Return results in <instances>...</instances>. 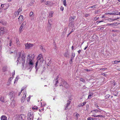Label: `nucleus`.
I'll list each match as a JSON object with an SVG mask.
<instances>
[{
  "instance_id": "nucleus-25",
  "label": "nucleus",
  "mask_w": 120,
  "mask_h": 120,
  "mask_svg": "<svg viewBox=\"0 0 120 120\" xmlns=\"http://www.w3.org/2000/svg\"><path fill=\"white\" fill-rule=\"evenodd\" d=\"M26 22L25 21H24L21 24V26H22L23 27H25L26 24Z\"/></svg>"
},
{
  "instance_id": "nucleus-27",
  "label": "nucleus",
  "mask_w": 120,
  "mask_h": 120,
  "mask_svg": "<svg viewBox=\"0 0 120 120\" xmlns=\"http://www.w3.org/2000/svg\"><path fill=\"white\" fill-rule=\"evenodd\" d=\"M119 19V18H117V19H108V21H113L115 20H116L117 19Z\"/></svg>"
},
{
  "instance_id": "nucleus-50",
  "label": "nucleus",
  "mask_w": 120,
  "mask_h": 120,
  "mask_svg": "<svg viewBox=\"0 0 120 120\" xmlns=\"http://www.w3.org/2000/svg\"><path fill=\"white\" fill-rule=\"evenodd\" d=\"M90 15V14H86L85 15V16L86 17H87L88 16H89Z\"/></svg>"
},
{
  "instance_id": "nucleus-54",
  "label": "nucleus",
  "mask_w": 120,
  "mask_h": 120,
  "mask_svg": "<svg viewBox=\"0 0 120 120\" xmlns=\"http://www.w3.org/2000/svg\"><path fill=\"white\" fill-rule=\"evenodd\" d=\"M112 31L114 32H118L119 31V30H112Z\"/></svg>"
},
{
  "instance_id": "nucleus-29",
  "label": "nucleus",
  "mask_w": 120,
  "mask_h": 120,
  "mask_svg": "<svg viewBox=\"0 0 120 120\" xmlns=\"http://www.w3.org/2000/svg\"><path fill=\"white\" fill-rule=\"evenodd\" d=\"M93 94L92 93H89V95H88V99H90L91 98L90 97L91 96L93 95Z\"/></svg>"
},
{
  "instance_id": "nucleus-5",
  "label": "nucleus",
  "mask_w": 120,
  "mask_h": 120,
  "mask_svg": "<svg viewBox=\"0 0 120 120\" xmlns=\"http://www.w3.org/2000/svg\"><path fill=\"white\" fill-rule=\"evenodd\" d=\"M75 16H73V17H70L69 18V27L71 28L70 27H73L74 26L73 24L74 21V19H75Z\"/></svg>"
},
{
  "instance_id": "nucleus-45",
  "label": "nucleus",
  "mask_w": 120,
  "mask_h": 120,
  "mask_svg": "<svg viewBox=\"0 0 120 120\" xmlns=\"http://www.w3.org/2000/svg\"><path fill=\"white\" fill-rule=\"evenodd\" d=\"M79 116V115L78 113H77L75 115V116L76 117L77 119L78 118Z\"/></svg>"
},
{
  "instance_id": "nucleus-16",
  "label": "nucleus",
  "mask_w": 120,
  "mask_h": 120,
  "mask_svg": "<svg viewBox=\"0 0 120 120\" xmlns=\"http://www.w3.org/2000/svg\"><path fill=\"white\" fill-rule=\"evenodd\" d=\"M7 117L5 115H2L0 118L1 120H7Z\"/></svg>"
},
{
  "instance_id": "nucleus-22",
  "label": "nucleus",
  "mask_w": 120,
  "mask_h": 120,
  "mask_svg": "<svg viewBox=\"0 0 120 120\" xmlns=\"http://www.w3.org/2000/svg\"><path fill=\"white\" fill-rule=\"evenodd\" d=\"M16 43L18 46H19L20 45V42L18 39H16Z\"/></svg>"
},
{
  "instance_id": "nucleus-3",
  "label": "nucleus",
  "mask_w": 120,
  "mask_h": 120,
  "mask_svg": "<svg viewBox=\"0 0 120 120\" xmlns=\"http://www.w3.org/2000/svg\"><path fill=\"white\" fill-rule=\"evenodd\" d=\"M37 58L38 60L36 63L35 67H37L38 64H40L41 62L42 63L44 61L43 56L41 54L39 55L38 57Z\"/></svg>"
},
{
  "instance_id": "nucleus-39",
  "label": "nucleus",
  "mask_w": 120,
  "mask_h": 120,
  "mask_svg": "<svg viewBox=\"0 0 120 120\" xmlns=\"http://www.w3.org/2000/svg\"><path fill=\"white\" fill-rule=\"evenodd\" d=\"M75 53H72V56L71 58L72 59H73L75 57Z\"/></svg>"
},
{
  "instance_id": "nucleus-4",
  "label": "nucleus",
  "mask_w": 120,
  "mask_h": 120,
  "mask_svg": "<svg viewBox=\"0 0 120 120\" xmlns=\"http://www.w3.org/2000/svg\"><path fill=\"white\" fill-rule=\"evenodd\" d=\"M15 120H24L26 118V116L23 114L17 115H15Z\"/></svg>"
},
{
  "instance_id": "nucleus-51",
  "label": "nucleus",
  "mask_w": 120,
  "mask_h": 120,
  "mask_svg": "<svg viewBox=\"0 0 120 120\" xmlns=\"http://www.w3.org/2000/svg\"><path fill=\"white\" fill-rule=\"evenodd\" d=\"M18 80V77H16L15 79V82H14V83H15V82L16 81H17V80Z\"/></svg>"
},
{
  "instance_id": "nucleus-2",
  "label": "nucleus",
  "mask_w": 120,
  "mask_h": 120,
  "mask_svg": "<svg viewBox=\"0 0 120 120\" xmlns=\"http://www.w3.org/2000/svg\"><path fill=\"white\" fill-rule=\"evenodd\" d=\"M33 56V57L32 58V57H31L30 55H28L26 60L27 62V64H29V66L30 68L32 67L33 65L34 55Z\"/></svg>"
},
{
  "instance_id": "nucleus-58",
  "label": "nucleus",
  "mask_w": 120,
  "mask_h": 120,
  "mask_svg": "<svg viewBox=\"0 0 120 120\" xmlns=\"http://www.w3.org/2000/svg\"><path fill=\"white\" fill-rule=\"evenodd\" d=\"M86 102H84L83 103H82V104H83V106L84 105H85L86 104Z\"/></svg>"
},
{
  "instance_id": "nucleus-52",
  "label": "nucleus",
  "mask_w": 120,
  "mask_h": 120,
  "mask_svg": "<svg viewBox=\"0 0 120 120\" xmlns=\"http://www.w3.org/2000/svg\"><path fill=\"white\" fill-rule=\"evenodd\" d=\"M79 107L81 106H83V104H82V103H81V104H80L79 105Z\"/></svg>"
},
{
  "instance_id": "nucleus-48",
  "label": "nucleus",
  "mask_w": 120,
  "mask_h": 120,
  "mask_svg": "<svg viewBox=\"0 0 120 120\" xmlns=\"http://www.w3.org/2000/svg\"><path fill=\"white\" fill-rule=\"evenodd\" d=\"M110 96L109 94L105 96L106 98H108Z\"/></svg>"
},
{
  "instance_id": "nucleus-21",
  "label": "nucleus",
  "mask_w": 120,
  "mask_h": 120,
  "mask_svg": "<svg viewBox=\"0 0 120 120\" xmlns=\"http://www.w3.org/2000/svg\"><path fill=\"white\" fill-rule=\"evenodd\" d=\"M94 116V117H103V116L102 115H98L97 116H95L94 115H93L91 116Z\"/></svg>"
},
{
  "instance_id": "nucleus-11",
  "label": "nucleus",
  "mask_w": 120,
  "mask_h": 120,
  "mask_svg": "<svg viewBox=\"0 0 120 120\" xmlns=\"http://www.w3.org/2000/svg\"><path fill=\"white\" fill-rule=\"evenodd\" d=\"M9 95L11 97V100L14 99V97L15 96L14 92H11L9 93Z\"/></svg>"
},
{
  "instance_id": "nucleus-12",
  "label": "nucleus",
  "mask_w": 120,
  "mask_h": 120,
  "mask_svg": "<svg viewBox=\"0 0 120 120\" xmlns=\"http://www.w3.org/2000/svg\"><path fill=\"white\" fill-rule=\"evenodd\" d=\"M71 101L70 99L68 101V102L67 103V105H66V106H65V109L66 110L68 109V106L70 105L71 102Z\"/></svg>"
},
{
  "instance_id": "nucleus-20",
  "label": "nucleus",
  "mask_w": 120,
  "mask_h": 120,
  "mask_svg": "<svg viewBox=\"0 0 120 120\" xmlns=\"http://www.w3.org/2000/svg\"><path fill=\"white\" fill-rule=\"evenodd\" d=\"M12 45V41L11 40H10L9 41V43L7 44V46L9 47V46H11Z\"/></svg>"
},
{
  "instance_id": "nucleus-26",
  "label": "nucleus",
  "mask_w": 120,
  "mask_h": 120,
  "mask_svg": "<svg viewBox=\"0 0 120 120\" xmlns=\"http://www.w3.org/2000/svg\"><path fill=\"white\" fill-rule=\"evenodd\" d=\"M34 13L33 12L31 11V12L29 14V16L30 17H33L34 16Z\"/></svg>"
},
{
  "instance_id": "nucleus-62",
  "label": "nucleus",
  "mask_w": 120,
  "mask_h": 120,
  "mask_svg": "<svg viewBox=\"0 0 120 120\" xmlns=\"http://www.w3.org/2000/svg\"><path fill=\"white\" fill-rule=\"evenodd\" d=\"M2 8H0V12H1L2 11Z\"/></svg>"
},
{
  "instance_id": "nucleus-55",
  "label": "nucleus",
  "mask_w": 120,
  "mask_h": 120,
  "mask_svg": "<svg viewBox=\"0 0 120 120\" xmlns=\"http://www.w3.org/2000/svg\"><path fill=\"white\" fill-rule=\"evenodd\" d=\"M60 9L62 11H63L64 10V7H61L60 8Z\"/></svg>"
},
{
  "instance_id": "nucleus-35",
  "label": "nucleus",
  "mask_w": 120,
  "mask_h": 120,
  "mask_svg": "<svg viewBox=\"0 0 120 120\" xmlns=\"http://www.w3.org/2000/svg\"><path fill=\"white\" fill-rule=\"evenodd\" d=\"M118 11H116L114 12L113 13V15H118Z\"/></svg>"
},
{
  "instance_id": "nucleus-1",
  "label": "nucleus",
  "mask_w": 120,
  "mask_h": 120,
  "mask_svg": "<svg viewBox=\"0 0 120 120\" xmlns=\"http://www.w3.org/2000/svg\"><path fill=\"white\" fill-rule=\"evenodd\" d=\"M25 54L22 51L18 52L17 55V57H18L17 61L18 63L19 62L20 63H22L23 66L25 63Z\"/></svg>"
},
{
  "instance_id": "nucleus-8",
  "label": "nucleus",
  "mask_w": 120,
  "mask_h": 120,
  "mask_svg": "<svg viewBox=\"0 0 120 120\" xmlns=\"http://www.w3.org/2000/svg\"><path fill=\"white\" fill-rule=\"evenodd\" d=\"M24 18L23 16L22 15H20L19 17L18 18V22L19 24H20L21 22L23 20Z\"/></svg>"
},
{
  "instance_id": "nucleus-23",
  "label": "nucleus",
  "mask_w": 120,
  "mask_h": 120,
  "mask_svg": "<svg viewBox=\"0 0 120 120\" xmlns=\"http://www.w3.org/2000/svg\"><path fill=\"white\" fill-rule=\"evenodd\" d=\"M3 70L4 71H7V67L6 66H4L3 67Z\"/></svg>"
},
{
  "instance_id": "nucleus-38",
  "label": "nucleus",
  "mask_w": 120,
  "mask_h": 120,
  "mask_svg": "<svg viewBox=\"0 0 120 120\" xmlns=\"http://www.w3.org/2000/svg\"><path fill=\"white\" fill-rule=\"evenodd\" d=\"M80 80L83 83H85V80L82 78H81L80 79Z\"/></svg>"
},
{
  "instance_id": "nucleus-19",
  "label": "nucleus",
  "mask_w": 120,
  "mask_h": 120,
  "mask_svg": "<svg viewBox=\"0 0 120 120\" xmlns=\"http://www.w3.org/2000/svg\"><path fill=\"white\" fill-rule=\"evenodd\" d=\"M64 56L67 57H68L69 56V53L68 52H66L64 54Z\"/></svg>"
},
{
  "instance_id": "nucleus-30",
  "label": "nucleus",
  "mask_w": 120,
  "mask_h": 120,
  "mask_svg": "<svg viewBox=\"0 0 120 120\" xmlns=\"http://www.w3.org/2000/svg\"><path fill=\"white\" fill-rule=\"evenodd\" d=\"M38 109V107L36 106H34L33 107H32V109L33 110H36Z\"/></svg>"
},
{
  "instance_id": "nucleus-60",
  "label": "nucleus",
  "mask_w": 120,
  "mask_h": 120,
  "mask_svg": "<svg viewBox=\"0 0 120 120\" xmlns=\"http://www.w3.org/2000/svg\"><path fill=\"white\" fill-rule=\"evenodd\" d=\"M18 11H19V12L20 11H22V10L20 8L18 9Z\"/></svg>"
},
{
  "instance_id": "nucleus-34",
  "label": "nucleus",
  "mask_w": 120,
  "mask_h": 120,
  "mask_svg": "<svg viewBox=\"0 0 120 120\" xmlns=\"http://www.w3.org/2000/svg\"><path fill=\"white\" fill-rule=\"evenodd\" d=\"M40 49L42 50V51L44 52H45V50L44 48H43L42 46V45H41L40 47Z\"/></svg>"
},
{
  "instance_id": "nucleus-57",
  "label": "nucleus",
  "mask_w": 120,
  "mask_h": 120,
  "mask_svg": "<svg viewBox=\"0 0 120 120\" xmlns=\"http://www.w3.org/2000/svg\"><path fill=\"white\" fill-rule=\"evenodd\" d=\"M108 14L110 15H113V13L108 12Z\"/></svg>"
},
{
  "instance_id": "nucleus-53",
  "label": "nucleus",
  "mask_w": 120,
  "mask_h": 120,
  "mask_svg": "<svg viewBox=\"0 0 120 120\" xmlns=\"http://www.w3.org/2000/svg\"><path fill=\"white\" fill-rule=\"evenodd\" d=\"M4 4H2L1 5V8H3L4 7Z\"/></svg>"
},
{
  "instance_id": "nucleus-33",
  "label": "nucleus",
  "mask_w": 120,
  "mask_h": 120,
  "mask_svg": "<svg viewBox=\"0 0 120 120\" xmlns=\"http://www.w3.org/2000/svg\"><path fill=\"white\" fill-rule=\"evenodd\" d=\"M19 13V11H18L16 12H15L14 14L15 16H16L18 15Z\"/></svg>"
},
{
  "instance_id": "nucleus-36",
  "label": "nucleus",
  "mask_w": 120,
  "mask_h": 120,
  "mask_svg": "<svg viewBox=\"0 0 120 120\" xmlns=\"http://www.w3.org/2000/svg\"><path fill=\"white\" fill-rule=\"evenodd\" d=\"M95 119L91 117H89L87 118V120H95Z\"/></svg>"
},
{
  "instance_id": "nucleus-43",
  "label": "nucleus",
  "mask_w": 120,
  "mask_h": 120,
  "mask_svg": "<svg viewBox=\"0 0 120 120\" xmlns=\"http://www.w3.org/2000/svg\"><path fill=\"white\" fill-rule=\"evenodd\" d=\"M96 6V5H94L93 6H91L89 8H95V6Z\"/></svg>"
},
{
  "instance_id": "nucleus-49",
  "label": "nucleus",
  "mask_w": 120,
  "mask_h": 120,
  "mask_svg": "<svg viewBox=\"0 0 120 120\" xmlns=\"http://www.w3.org/2000/svg\"><path fill=\"white\" fill-rule=\"evenodd\" d=\"M13 78L12 77H10L8 79V81H10L11 82V80H12V79H13Z\"/></svg>"
},
{
  "instance_id": "nucleus-28",
  "label": "nucleus",
  "mask_w": 120,
  "mask_h": 120,
  "mask_svg": "<svg viewBox=\"0 0 120 120\" xmlns=\"http://www.w3.org/2000/svg\"><path fill=\"white\" fill-rule=\"evenodd\" d=\"M58 78H59L58 76H57V77H56V79H55V81H56V83H55V85L56 86H57L56 84H57V83H58V80H57V79Z\"/></svg>"
},
{
  "instance_id": "nucleus-63",
  "label": "nucleus",
  "mask_w": 120,
  "mask_h": 120,
  "mask_svg": "<svg viewBox=\"0 0 120 120\" xmlns=\"http://www.w3.org/2000/svg\"><path fill=\"white\" fill-rule=\"evenodd\" d=\"M98 11H95V14H97L98 13Z\"/></svg>"
},
{
  "instance_id": "nucleus-46",
  "label": "nucleus",
  "mask_w": 120,
  "mask_h": 120,
  "mask_svg": "<svg viewBox=\"0 0 120 120\" xmlns=\"http://www.w3.org/2000/svg\"><path fill=\"white\" fill-rule=\"evenodd\" d=\"M85 70L86 71H92L91 70H89L87 69H85Z\"/></svg>"
},
{
  "instance_id": "nucleus-15",
  "label": "nucleus",
  "mask_w": 120,
  "mask_h": 120,
  "mask_svg": "<svg viewBox=\"0 0 120 120\" xmlns=\"http://www.w3.org/2000/svg\"><path fill=\"white\" fill-rule=\"evenodd\" d=\"M12 101L11 103V105L12 107L14 108L15 105V102L14 99H12Z\"/></svg>"
},
{
  "instance_id": "nucleus-42",
  "label": "nucleus",
  "mask_w": 120,
  "mask_h": 120,
  "mask_svg": "<svg viewBox=\"0 0 120 120\" xmlns=\"http://www.w3.org/2000/svg\"><path fill=\"white\" fill-rule=\"evenodd\" d=\"M112 63H114V64H116L118 63V61L116 60L115 61H112Z\"/></svg>"
},
{
  "instance_id": "nucleus-56",
  "label": "nucleus",
  "mask_w": 120,
  "mask_h": 120,
  "mask_svg": "<svg viewBox=\"0 0 120 120\" xmlns=\"http://www.w3.org/2000/svg\"><path fill=\"white\" fill-rule=\"evenodd\" d=\"M103 22V21H98L97 22H98V23H99L101 22Z\"/></svg>"
},
{
  "instance_id": "nucleus-6",
  "label": "nucleus",
  "mask_w": 120,
  "mask_h": 120,
  "mask_svg": "<svg viewBox=\"0 0 120 120\" xmlns=\"http://www.w3.org/2000/svg\"><path fill=\"white\" fill-rule=\"evenodd\" d=\"M28 116L27 120H33L34 116L33 112H31V110L29 111L28 114Z\"/></svg>"
},
{
  "instance_id": "nucleus-61",
  "label": "nucleus",
  "mask_w": 120,
  "mask_h": 120,
  "mask_svg": "<svg viewBox=\"0 0 120 120\" xmlns=\"http://www.w3.org/2000/svg\"><path fill=\"white\" fill-rule=\"evenodd\" d=\"M71 33V32L70 33H69L67 35V37H68L69 36V35H70V34Z\"/></svg>"
},
{
  "instance_id": "nucleus-18",
  "label": "nucleus",
  "mask_w": 120,
  "mask_h": 120,
  "mask_svg": "<svg viewBox=\"0 0 120 120\" xmlns=\"http://www.w3.org/2000/svg\"><path fill=\"white\" fill-rule=\"evenodd\" d=\"M53 12L52 11H51L50 12L49 14V17H52Z\"/></svg>"
},
{
  "instance_id": "nucleus-14",
  "label": "nucleus",
  "mask_w": 120,
  "mask_h": 120,
  "mask_svg": "<svg viewBox=\"0 0 120 120\" xmlns=\"http://www.w3.org/2000/svg\"><path fill=\"white\" fill-rule=\"evenodd\" d=\"M91 112L92 113L94 114H95V113H97L98 112H101L100 111L98 110L97 109H95L91 111Z\"/></svg>"
},
{
  "instance_id": "nucleus-10",
  "label": "nucleus",
  "mask_w": 120,
  "mask_h": 120,
  "mask_svg": "<svg viewBox=\"0 0 120 120\" xmlns=\"http://www.w3.org/2000/svg\"><path fill=\"white\" fill-rule=\"evenodd\" d=\"M51 20V19L50 21H49V20L48 21L49 24H48L47 26L48 30V31H49V30H50L52 28V24L50 23V21H52Z\"/></svg>"
},
{
  "instance_id": "nucleus-59",
  "label": "nucleus",
  "mask_w": 120,
  "mask_h": 120,
  "mask_svg": "<svg viewBox=\"0 0 120 120\" xmlns=\"http://www.w3.org/2000/svg\"><path fill=\"white\" fill-rule=\"evenodd\" d=\"M95 105L96 106V107H97L98 109H99V108H98L99 107V106H98V105Z\"/></svg>"
},
{
  "instance_id": "nucleus-37",
  "label": "nucleus",
  "mask_w": 120,
  "mask_h": 120,
  "mask_svg": "<svg viewBox=\"0 0 120 120\" xmlns=\"http://www.w3.org/2000/svg\"><path fill=\"white\" fill-rule=\"evenodd\" d=\"M115 23H113L112 24H107V25L106 26H109L110 25H115Z\"/></svg>"
},
{
  "instance_id": "nucleus-9",
  "label": "nucleus",
  "mask_w": 120,
  "mask_h": 120,
  "mask_svg": "<svg viewBox=\"0 0 120 120\" xmlns=\"http://www.w3.org/2000/svg\"><path fill=\"white\" fill-rule=\"evenodd\" d=\"M34 46L33 44L28 43H27L25 45V47L26 49H29L33 47Z\"/></svg>"
},
{
  "instance_id": "nucleus-17",
  "label": "nucleus",
  "mask_w": 120,
  "mask_h": 120,
  "mask_svg": "<svg viewBox=\"0 0 120 120\" xmlns=\"http://www.w3.org/2000/svg\"><path fill=\"white\" fill-rule=\"evenodd\" d=\"M4 97L0 96V101L2 102H4L5 100L4 99Z\"/></svg>"
},
{
  "instance_id": "nucleus-13",
  "label": "nucleus",
  "mask_w": 120,
  "mask_h": 120,
  "mask_svg": "<svg viewBox=\"0 0 120 120\" xmlns=\"http://www.w3.org/2000/svg\"><path fill=\"white\" fill-rule=\"evenodd\" d=\"M62 86H63L64 87L66 88H68L69 87V85L65 81L64 82L63 85Z\"/></svg>"
},
{
  "instance_id": "nucleus-44",
  "label": "nucleus",
  "mask_w": 120,
  "mask_h": 120,
  "mask_svg": "<svg viewBox=\"0 0 120 120\" xmlns=\"http://www.w3.org/2000/svg\"><path fill=\"white\" fill-rule=\"evenodd\" d=\"M11 81H8V82H7V85H10V84L11 83Z\"/></svg>"
},
{
  "instance_id": "nucleus-31",
  "label": "nucleus",
  "mask_w": 120,
  "mask_h": 120,
  "mask_svg": "<svg viewBox=\"0 0 120 120\" xmlns=\"http://www.w3.org/2000/svg\"><path fill=\"white\" fill-rule=\"evenodd\" d=\"M4 28H2L1 29H0V32L1 33H4V32H5L4 31Z\"/></svg>"
},
{
  "instance_id": "nucleus-41",
  "label": "nucleus",
  "mask_w": 120,
  "mask_h": 120,
  "mask_svg": "<svg viewBox=\"0 0 120 120\" xmlns=\"http://www.w3.org/2000/svg\"><path fill=\"white\" fill-rule=\"evenodd\" d=\"M99 19V17H94V21H96L98 19Z\"/></svg>"
},
{
  "instance_id": "nucleus-7",
  "label": "nucleus",
  "mask_w": 120,
  "mask_h": 120,
  "mask_svg": "<svg viewBox=\"0 0 120 120\" xmlns=\"http://www.w3.org/2000/svg\"><path fill=\"white\" fill-rule=\"evenodd\" d=\"M26 91H24L23 92V95L21 98V102H23L26 100Z\"/></svg>"
},
{
  "instance_id": "nucleus-32",
  "label": "nucleus",
  "mask_w": 120,
  "mask_h": 120,
  "mask_svg": "<svg viewBox=\"0 0 120 120\" xmlns=\"http://www.w3.org/2000/svg\"><path fill=\"white\" fill-rule=\"evenodd\" d=\"M23 27L22 26H21L20 27V28L19 29V31L20 32H21L23 30L22 29L23 28Z\"/></svg>"
},
{
  "instance_id": "nucleus-24",
  "label": "nucleus",
  "mask_w": 120,
  "mask_h": 120,
  "mask_svg": "<svg viewBox=\"0 0 120 120\" xmlns=\"http://www.w3.org/2000/svg\"><path fill=\"white\" fill-rule=\"evenodd\" d=\"M45 4L47 5H51V2L48 1H47L46 2Z\"/></svg>"
},
{
  "instance_id": "nucleus-40",
  "label": "nucleus",
  "mask_w": 120,
  "mask_h": 120,
  "mask_svg": "<svg viewBox=\"0 0 120 120\" xmlns=\"http://www.w3.org/2000/svg\"><path fill=\"white\" fill-rule=\"evenodd\" d=\"M63 4L65 6H66L67 5L66 4V0H64L63 1Z\"/></svg>"
},
{
  "instance_id": "nucleus-64",
  "label": "nucleus",
  "mask_w": 120,
  "mask_h": 120,
  "mask_svg": "<svg viewBox=\"0 0 120 120\" xmlns=\"http://www.w3.org/2000/svg\"><path fill=\"white\" fill-rule=\"evenodd\" d=\"M81 52V50H79V51H78V52L79 53V54L80 52Z\"/></svg>"
},
{
  "instance_id": "nucleus-47",
  "label": "nucleus",
  "mask_w": 120,
  "mask_h": 120,
  "mask_svg": "<svg viewBox=\"0 0 120 120\" xmlns=\"http://www.w3.org/2000/svg\"><path fill=\"white\" fill-rule=\"evenodd\" d=\"M73 59H72V58H71V60H70L69 61V63L70 64H71L72 63V60Z\"/></svg>"
}]
</instances>
